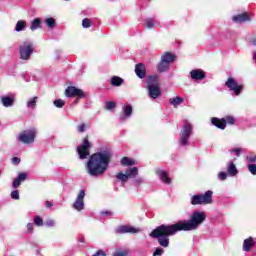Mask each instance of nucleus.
Returning <instances> with one entry per match:
<instances>
[{
	"mask_svg": "<svg viewBox=\"0 0 256 256\" xmlns=\"http://www.w3.org/2000/svg\"><path fill=\"white\" fill-rule=\"evenodd\" d=\"M207 219L205 212L195 211L190 216V220H180L172 225H161L152 231L150 236L154 239H158L161 247H169V237L178 233V231H195L199 228V225Z\"/></svg>",
	"mask_w": 256,
	"mask_h": 256,
	"instance_id": "nucleus-1",
	"label": "nucleus"
},
{
	"mask_svg": "<svg viewBox=\"0 0 256 256\" xmlns=\"http://www.w3.org/2000/svg\"><path fill=\"white\" fill-rule=\"evenodd\" d=\"M110 83L114 87H121V85H123V78L119 76H114L111 78Z\"/></svg>",
	"mask_w": 256,
	"mask_h": 256,
	"instance_id": "nucleus-25",
	"label": "nucleus"
},
{
	"mask_svg": "<svg viewBox=\"0 0 256 256\" xmlns=\"http://www.w3.org/2000/svg\"><path fill=\"white\" fill-rule=\"evenodd\" d=\"M54 105L58 109H63V107H65V101H63L62 99H57L54 101Z\"/></svg>",
	"mask_w": 256,
	"mask_h": 256,
	"instance_id": "nucleus-36",
	"label": "nucleus"
},
{
	"mask_svg": "<svg viewBox=\"0 0 256 256\" xmlns=\"http://www.w3.org/2000/svg\"><path fill=\"white\" fill-rule=\"evenodd\" d=\"M227 171L228 175H231V177H234V175L237 173V166L233 162H229L227 165Z\"/></svg>",
	"mask_w": 256,
	"mask_h": 256,
	"instance_id": "nucleus-28",
	"label": "nucleus"
},
{
	"mask_svg": "<svg viewBox=\"0 0 256 256\" xmlns=\"http://www.w3.org/2000/svg\"><path fill=\"white\" fill-rule=\"evenodd\" d=\"M139 231H141L139 228L127 225H123L117 228V233H139Z\"/></svg>",
	"mask_w": 256,
	"mask_h": 256,
	"instance_id": "nucleus-15",
	"label": "nucleus"
},
{
	"mask_svg": "<svg viewBox=\"0 0 256 256\" xmlns=\"http://www.w3.org/2000/svg\"><path fill=\"white\" fill-rule=\"evenodd\" d=\"M33 55V42L25 41L20 45V59L29 61Z\"/></svg>",
	"mask_w": 256,
	"mask_h": 256,
	"instance_id": "nucleus-5",
	"label": "nucleus"
},
{
	"mask_svg": "<svg viewBox=\"0 0 256 256\" xmlns=\"http://www.w3.org/2000/svg\"><path fill=\"white\" fill-rule=\"evenodd\" d=\"M232 21L234 23H245V21H249V16L247 13L238 14L232 17Z\"/></svg>",
	"mask_w": 256,
	"mask_h": 256,
	"instance_id": "nucleus-19",
	"label": "nucleus"
},
{
	"mask_svg": "<svg viewBox=\"0 0 256 256\" xmlns=\"http://www.w3.org/2000/svg\"><path fill=\"white\" fill-rule=\"evenodd\" d=\"M27 230H28L30 233H33V223H28V224H27Z\"/></svg>",
	"mask_w": 256,
	"mask_h": 256,
	"instance_id": "nucleus-50",
	"label": "nucleus"
},
{
	"mask_svg": "<svg viewBox=\"0 0 256 256\" xmlns=\"http://www.w3.org/2000/svg\"><path fill=\"white\" fill-rule=\"evenodd\" d=\"M255 245V241L253 240V238H248L246 240H244V244H243V250L246 252L251 251V248L254 247Z\"/></svg>",
	"mask_w": 256,
	"mask_h": 256,
	"instance_id": "nucleus-20",
	"label": "nucleus"
},
{
	"mask_svg": "<svg viewBox=\"0 0 256 256\" xmlns=\"http://www.w3.org/2000/svg\"><path fill=\"white\" fill-rule=\"evenodd\" d=\"M156 174L163 183H166L167 185L171 184V179L167 172H165L164 170H157Z\"/></svg>",
	"mask_w": 256,
	"mask_h": 256,
	"instance_id": "nucleus-17",
	"label": "nucleus"
},
{
	"mask_svg": "<svg viewBox=\"0 0 256 256\" xmlns=\"http://www.w3.org/2000/svg\"><path fill=\"white\" fill-rule=\"evenodd\" d=\"M76 103H79V100H76Z\"/></svg>",
	"mask_w": 256,
	"mask_h": 256,
	"instance_id": "nucleus-56",
	"label": "nucleus"
},
{
	"mask_svg": "<svg viewBox=\"0 0 256 256\" xmlns=\"http://www.w3.org/2000/svg\"><path fill=\"white\" fill-rule=\"evenodd\" d=\"M26 28H27V21L19 20L16 23L15 31H17V33H21V31H25Z\"/></svg>",
	"mask_w": 256,
	"mask_h": 256,
	"instance_id": "nucleus-23",
	"label": "nucleus"
},
{
	"mask_svg": "<svg viewBox=\"0 0 256 256\" xmlns=\"http://www.w3.org/2000/svg\"><path fill=\"white\" fill-rule=\"evenodd\" d=\"M79 133H85V129H87L86 124H81L77 127Z\"/></svg>",
	"mask_w": 256,
	"mask_h": 256,
	"instance_id": "nucleus-43",
	"label": "nucleus"
},
{
	"mask_svg": "<svg viewBox=\"0 0 256 256\" xmlns=\"http://www.w3.org/2000/svg\"><path fill=\"white\" fill-rule=\"evenodd\" d=\"M163 255V249L156 248L155 252L153 253V256H161Z\"/></svg>",
	"mask_w": 256,
	"mask_h": 256,
	"instance_id": "nucleus-46",
	"label": "nucleus"
},
{
	"mask_svg": "<svg viewBox=\"0 0 256 256\" xmlns=\"http://www.w3.org/2000/svg\"><path fill=\"white\" fill-rule=\"evenodd\" d=\"M45 23L49 29H53L55 27V19L54 18H46Z\"/></svg>",
	"mask_w": 256,
	"mask_h": 256,
	"instance_id": "nucleus-35",
	"label": "nucleus"
},
{
	"mask_svg": "<svg viewBox=\"0 0 256 256\" xmlns=\"http://www.w3.org/2000/svg\"><path fill=\"white\" fill-rule=\"evenodd\" d=\"M181 103H183V98L176 96L174 98L170 99V104L173 105V107H179V105H181Z\"/></svg>",
	"mask_w": 256,
	"mask_h": 256,
	"instance_id": "nucleus-32",
	"label": "nucleus"
},
{
	"mask_svg": "<svg viewBox=\"0 0 256 256\" xmlns=\"http://www.w3.org/2000/svg\"><path fill=\"white\" fill-rule=\"evenodd\" d=\"M116 178H118L119 181H122V183H127L129 181V176H127V173L123 174V172H119L116 175Z\"/></svg>",
	"mask_w": 256,
	"mask_h": 256,
	"instance_id": "nucleus-33",
	"label": "nucleus"
},
{
	"mask_svg": "<svg viewBox=\"0 0 256 256\" xmlns=\"http://www.w3.org/2000/svg\"><path fill=\"white\" fill-rule=\"evenodd\" d=\"M253 45H256V38L253 40Z\"/></svg>",
	"mask_w": 256,
	"mask_h": 256,
	"instance_id": "nucleus-55",
	"label": "nucleus"
},
{
	"mask_svg": "<svg viewBox=\"0 0 256 256\" xmlns=\"http://www.w3.org/2000/svg\"><path fill=\"white\" fill-rule=\"evenodd\" d=\"M148 87H151V85H159V77L157 76H149L147 80Z\"/></svg>",
	"mask_w": 256,
	"mask_h": 256,
	"instance_id": "nucleus-31",
	"label": "nucleus"
},
{
	"mask_svg": "<svg viewBox=\"0 0 256 256\" xmlns=\"http://www.w3.org/2000/svg\"><path fill=\"white\" fill-rule=\"evenodd\" d=\"M230 153H235L236 157H239L241 155V148H233L230 150Z\"/></svg>",
	"mask_w": 256,
	"mask_h": 256,
	"instance_id": "nucleus-44",
	"label": "nucleus"
},
{
	"mask_svg": "<svg viewBox=\"0 0 256 256\" xmlns=\"http://www.w3.org/2000/svg\"><path fill=\"white\" fill-rule=\"evenodd\" d=\"M110 161L111 153L109 151L93 154L86 165L87 173L91 175V177H101V175H105V171L109 169Z\"/></svg>",
	"mask_w": 256,
	"mask_h": 256,
	"instance_id": "nucleus-2",
	"label": "nucleus"
},
{
	"mask_svg": "<svg viewBox=\"0 0 256 256\" xmlns=\"http://www.w3.org/2000/svg\"><path fill=\"white\" fill-rule=\"evenodd\" d=\"M169 63L165 62L164 60L161 59V62L158 64V71L160 73H165L167 69H169Z\"/></svg>",
	"mask_w": 256,
	"mask_h": 256,
	"instance_id": "nucleus-29",
	"label": "nucleus"
},
{
	"mask_svg": "<svg viewBox=\"0 0 256 256\" xmlns=\"http://www.w3.org/2000/svg\"><path fill=\"white\" fill-rule=\"evenodd\" d=\"M46 225H47L48 227H55V220H48V221L46 222Z\"/></svg>",
	"mask_w": 256,
	"mask_h": 256,
	"instance_id": "nucleus-49",
	"label": "nucleus"
},
{
	"mask_svg": "<svg viewBox=\"0 0 256 256\" xmlns=\"http://www.w3.org/2000/svg\"><path fill=\"white\" fill-rule=\"evenodd\" d=\"M213 203V191L208 190L204 194L194 195L191 198L192 205H210Z\"/></svg>",
	"mask_w": 256,
	"mask_h": 256,
	"instance_id": "nucleus-3",
	"label": "nucleus"
},
{
	"mask_svg": "<svg viewBox=\"0 0 256 256\" xmlns=\"http://www.w3.org/2000/svg\"><path fill=\"white\" fill-rule=\"evenodd\" d=\"M247 160L249 161V163H255L256 156L255 155L247 156Z\"/></svg>",
	"mask_w": 256,
	"mask_h": 256,
	"instance_id": "nucleus-47",
	"label": "nucleus"
},
{
	"mask_svg": "<svg viewBox=\"0 0 256 256\" xmlns=\"http://www.w3.org/2000/svg\"><path fill=\"white\" fill-rule=\"evenodd\" d=\"M89 149H91V142H89V139L86 137L83 139L82 145L77 148L80 159H87V157H89Z\"/></svg>",
	"mask_w": 256,
	"mask_h": 256,
	"instance_id": "nucleus-8",
	"label": "nucleus"
},
{
	"mask_svg": "<svg viewBox=\"0 0 256 256\" xmlns=\"http://www.w3.org/2000/svg\"><path fill=\"white\" fill-rule=\"evenodd\" d=\"M191 78L195 81H201L202 79H205V73L203 70H192L190 72Z\"/></svg>",
	"mask_w": 256,
	"mask_h": 256,
	"instance_id": "nucleus-18",
	"label": "nucleus"
},
{
	"mask_svg": "<svg viewBox=\"0 0 256 256\" xmlns=\"http://www.w3.org/2000/svg\"><path fill=\"white\" fill-rule=\"evenodd\" d=\"M37 99H39L37 96L30 98L26 103V107L28 109H35L37 107Z\"/></svg>",
	"mask_w": 256,
	"mask_h": 256,
	"instance_id": "nucleus-26",
	"label": "nucleus"
},
{
	"mask_svg": "<svg viewBox=\"0 0 256 256\" xmlns=\"http://www.w3.org/2000/svg\"><path fill=\"white\" fill-rule=\"evenodd\" d=\"M218 179H220V181H225V179H227V173L225 172H220L218 174Z\"/></svg>",
	"mask_w": 256,
	"mask_h": 256,
	"instance_id": "nucleus-45",
	"label": "nucleus"
},
{
	"mask_svg": "<svg viewBox=\"0 0 256 256\" xmlns=\"http://www.w3.org/2000/svg\"><path fill=\"white\" fill-rule=\"evenodd\" d=\"M161 60L168 63V65H171V63H173L175 61V55L166 52L165 54H163L161 56Z\"/></svg>",
	"mask_w": 256,
	"mask_h": 256,
	"instance_id": "nucleus-21",
	"label": "nucleus"
},
{
	"mask_svg": "<svg viewBox=\"0 0 256 256\" xmlns=\"http://www.w3.org/2000/svg\"><path fill=\"white\" fill-rule=\"evenodd\" d=\"M94 256H106V254L103 250H99Z\"/></svg>",
	"mask_w": 256,
	"mask_h": 256,
	"instance_id": "nucleus-51",
	"label": "nucleus"
},
{
	"mask_svg": "<svg viewBox=\"0 0 256 256\" xmlns=\"http://www.w3.org/2000/svg\"><path fill=\"white\" fill-rule=\"evenodd\" d=\"M191 131H193V126H191L189 122H186L180 134L181 145H184V146L187 145V142L189 141V137H191Z\"/></svg>",
	"mask_w": 256,
	"mask_h": 256,
	"instance_id": "nucleus-9",
	"label": "nucleus"
},
{
	"mask_svg": "<svg viewBox=\"0 0 256 256\" xmlns=\"http://www.w3.org/2000/svg\"><path fill=\"white\" fill-rule=\"evenodd\" d=\"M66 97H79L80 99H83L85 97V93L83 90L75 87V86H69L65 90Z\"/></svg>",
	"mask_w": 256,
	"mask_h": 256,
	"instance_id": "nucleus-11",
	"label": "nucleus"
},
{
	"mask_svg": "<svg viewBox=\"0 0 256 256\" xmlns=\"http://www.w3.org/2000/svg\"><path fill=\"white\" fill-rule=\"evenodd\" d=\"M26 179H27V173L25 172L20 173L18 177L14 179L12 183V187L14 189H17V187H19L21 183H23V181H25Z\"/></svg>",
	"mask_w": 256,
	"mask_h": 256,
	"instance_id": "nucleus-16",
	"label": "nucleus"
},
{
	"mask_svg": "<svg viewBox=\"0 0 256 256\" xmlns=\"http://www.w3.org/2000/svg\"><path fill=\"white\" fill-rule=\"evenodd\" d=\"M39 27H41V19L35 18L30 25V29L31 31H37Z\"/></svg>",
	"mask_w": 256,
	"mask_h": 256,
	"instance_id": "nucleus-30",
	"label": "nucleus"
},
{
	"mask_svg": "<svg viewBox=\"0 0 256 256\" xmlns=\"http://www.w3.org/2000/svg\"><path fill=\"white\" fill-rule=\"evenodd\" d=\"M225 85L229 89V91H232L236 96L241 95V92L243 91V84L237 83V80H235V78H228Z\"/></svg>",
	"mask_w": 256,
	"mask_h": 256,
	"instance_id": "nucleus-7",
	"label": "nucleus"
},
{
	"mask_svg": "<svg viewBox=\"0 0 256 256\" xmlns=\"http://www.w3.org/2000/svg\"><path fill=\"white\" fill-rule=\"evenodd\" d=\"M37 137V129L31 128L22 131L17 139L20 143H24V145H31V143H35V138Z\"/></svg>",
	"mask_w": 256,
	"mask_h": 256,
	"instance_id": "nucleus-4",
	"label": "nucleus"
},
{
	"mask_svg": "<svg viewBox=\"0 0 256 256\" xmlns=\"http://www.w3.org/2000/svg\"><path fill=\"white\" fill-rule=\"evenodd\" d=\"M248 170L252 175H256V165L255 164H250L248 165Z\"/></svg>",
	"mask_w": 256,
	"mask_h": 256,
	"instance_id": "nucleus-40",
	"label": "nucleus"
},
{
	"mask_svg": "<svg viewBox=\"0 0 256 256\" xmlns=\"http://www.w3.org/2000/svg\"><path fill=\"white\" fill-rule=\"evenodd\" d=\"M11 198L15 199L16 201H18L19 199V190H14L11 192Z\"/></svg>",
	"mask_w": 256,
	"mask_h": 256,
	"instance_id": "nucleus-41",
	"label": "nucleus"
},
{
	"mask_svg": "<svg viewBox=\"0 0 256 256\" xmlns=\"http://www.w3.org/2000/svg\"><path fill=\"white\" fill-rule=\"evenodd\" d=\"M148 95L150 99H158V97H161V88L159 85L148 86Z\"/></svg>",
	"mask_w": 256,
	"mask_h": 256,
	"instance_id": "nucleus-12",
	"label": "nucleus"
},
{
	"mask_svg": "<svg viewBox=\"0 0 256 256\" xmlns=\"http://www.w3.org/2000/svg\"><path fill=\"white\" fill-rule=\"evenodd\" d=\"M131 113H133V107H131V105L124 106L121 119H127V117H131Z\"/></svg>",
	"mask_w": 256,
	"mask_h": 256,
	"instance_id": "nucleus-24",
	"label": "nucleus"
},
{
	"mask_svg": "<svg viewBox=\"0 0 256 256\" xmlns=\"http://www.w3.org/2000/svg\"><path fill=\"white\" fill-rule=\"evenodd\" d=\"M121 165H124L125 167H131L132 165H135V160L129 158V157H123L120 161Z\"/></svg>",
	"mask_w": 256,
	"mask_h": 256,
	"instance_id": "nucleus-27",
	"label": "nucleus"
},
{
	"mask_svg": "<svg viewBox=\"0 0 256 256\" xmlns=\"http://www.w3.org/2000/svg\"><path fill=\"white\" fill-rule=\"evenodd\" d=\"M82 27H84L85 29H89V27H91V20L89 18H85L82 21Z\"/></svg>",
	"mask_w": 256,
	"mask_h": 256,
	"instance_id": "nucleus-38",
	"label": "nucleus"
},
{
	"mask_svg": "<svg viewBox=\"0 0 256 256\" xmlns=\"http://www.w3.org/2000/svg\"><path fill=\"white\" fill-rule=\"evenodd\" d=\"M106 109L108 111H111V109H115V102H107L106 103Z\"/></svg>",
	"mask_w": 256,
	"mask_h": 256,
	"instance_id": "nucleus-42",
	"label": "nucleus"
},
{
	"mask_svg": "<svg viewBox=\"0 0 256 256\" xmlns=\"http://www.w3.org/2000/svg\"><path fill=\"white\" fill-rule=\"evenodd\" d=\"M85 190H80L75 202L72 204L73 209L76 211H83L85 209Z\"/></svg>",
	"mask_w": 256,
	"mask_h": 256,
	"instance_id": "nucleus-10",
	"label": "nucleus"
},
{
	"mask_svg": "<svg viewBox=\"0 0 256 256\" xmlns=\"http://www.w3.org/2000/svg\"><path fill=\"white\" fill-rule=\"evenodd\" d=\"M3 107H13L15 105V95L0 97Z\"/></svg>",
	"mask_w": 256,
	"mask_h": 256,
	"instance_id": "nucleus-13",
	"label": "nucleus"
},
{
	"mask_svg": "<svg viewBox=\"0 0 256 256\" xmlns=\"http://www.w3.org/2000/svg\"><path fill=\"white\" fill-rule=\"evenodd\" d=\"M46 207H53V203H51L50 201H46Z\"/></svg>",
	"mask_w": 256,
	"mask_h": 256,
	"instance_id": "nucleus-53",
	"label": "nucleus"
},
{
	"mask_svg": "<svg viewBox=\"0 0 256 256\" xmlns=\"http://www.w3.org/2000/svg\"><path fill=\"white\" fill-rule=\"evenodd\" d=\"M212 125L218 127V129H225L228 125H235V118L233 116H226L223 119L219 118H212L211 119Z\"/></svg>",
	"mask_w": 256,
	"mask_h": 256,
	"instance_id": "nucleus-6",
	"label": "nucleus"
},
{
	"mask_svg": "<svg viewBox=\"0 0 256 256\" xmlns=\"http://www.w3.org/2000/svg\"><path fill=\"white\" fill-rule=\"evenodd\" d=\"M135 183H137V185H141V183H143V178H137Z\"/></svg>",
	"mask_w": 256,
	"mask_h": 256,
	"instance_id": "nucleus-52",
	"label": "nucleus"
},
{
	"mask_svg": "<svg viewBox=\"0 0 256 256\" xmlns=\"http://www.w3.org/2000/svg\"><path fill=\"white\" fill-rule=\"evenodd\" d=\"M135 73L139 79H145V75H147V69L145 68V65L142 63L136 64Z\"/></svg>",
	"mask_w": 256,
	"mask_h": 256,
	"instance_id": "nucleus-14",
	"label": "nucleus"
},
{
	"mask_svg": "<svg viewBox=\"0 0 256 256\" xmlns=\"http://www.w3.org/2000/svg\"><path fill=\"white\" fill-rule=\"evenodd\" d=\"M126 175L128 179H133L139 175V169L137 167H132L126 170Z\"/></svg>",
	"mask_w": 256,
	"mask_h": 256,
	"instance_id": "nucleus-22",
	"label": "nucleus"
},
{
	"mask_svg": "<svg viewBox=\"0 0 256 256\" xmlns=\"http://www.w3.org/2000/svg\"><path fill=\"white\" fill-rule=\"evenodd\" d=\"M127 255H129V250H118L113 254V256H127Z\"/></svg>",
	"mask_w": 256,
	"mask_h": 256,
	"instance_id": "nucleus-37",
	"label": "nucleus"
},
{
	"mask_svg": "<svg viewBox=\"0 0 256 256\" xmlns=\"http://www.w3.org/2000/svg\"><path fill=\"white\" fill-rule=\"evenodd\" d=\"M12 163L14 165H19V163H21V159H19L18 157H13L12 158Z\"/></svg>",
	"mask_w": 256,
	"mask_h": 256,
	"instance_id": "nucleus-48",
	"label": "nucleus"
},
{
	"mask_svg": "<svg viewBox=\"0 0 256 256\" xmlns=\"http://www.w3.org/2000/svg\"><path fill=\"white\" fill-rule=\"evenodd\" d=\"M109 212H102V215H108Z\"/></svg>",
	"mask_w": 256,
	"mask_h": 256,
	"instance_id": "nucleus-54",
	"label": "nucleus"
},
{
	"mask_svg": "<svg viewBox=\"0 0 256 256\" xmlns=\"http://www.w3.org/2000/svg\"><path fill=\"white\" fill-rule=\"evenodd\" d=\"M34 223H35V225H37V227H43V218L36 216L34 218Z\"/></svg>",
	"mask_w": 256,
	"mask_h": 256,
	"instance_id": "nucleus-39",
	"label": "nucleus"
},
{
	"mask_svg": "<svg viewBox=\"0 0 256 256\" xmlns=\"http://www.w3.org/2000/svg\"><path fill=\"white\" fill-rule=\"evenodd\" d=\"M145 27L147 29H153L155 27V19L154 18H148L145 20Z\"/></svg>",
	"mask_w": 256,
	"mask_h": 256,
	"instance_id": "nucleus-34",
	"label": "nucleus"
}]
</instances>
